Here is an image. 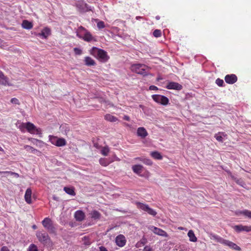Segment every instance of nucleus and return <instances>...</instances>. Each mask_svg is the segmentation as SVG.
Segmentation results:
<instances>
[{
    "label": "nucleus",
    "mask_w": 251,
    "mask_h": 251,
    "mask_svg": "<svg viewBox=\"0 0 251 251\" xmlns=\"http://www.w3.org/2000/svg\"><path fill=\"white\" fill-rule=\"evenodd\" d=\"M90 53L102 62H106L109 59L106 51L97 47H93L90 50Z\"/></svg>",
    "instance_id": "nucleus-1"
},
{
    "label": "nucleus",
    "mask_w": 251,
    "mask_h": 251,
    "mask_svg": "<svg viewBox=\"0 0 251 251\" xmlns=\"http://www.w3.org/2000/svg\"><path fill=\"white\" fill-rule=\"evenodd\" d=\"M131 70L133 72L143 76H147L149 74L150 68L144 64H133L131 66Z\"/></svg>",
    "instance_id": "nucleus-2"
},
{
    "label": "nucleus",
    "mask_w": 251,
    "mask_h": 251,
    "mask_svg": "<svg viewBox=\"0 0 251 251\" xmlns=\"http://www.w3.org/2000/svg\"><path fill=\"white\" fill-rule=\"evenodd\" d=\"M212 239L215 240L217 242L228 246L230 249H232L234 250L237 251H240L241 250V248L237 246L236 244L229 240L224 239L218 235L215 234L212 235Z\"/></svg>",
    "instance_id": "nucleus-3"
},
{
    "label": "nucleus",
    "mask_w": 251,
    "mask_h": 251,
    "mask_svg": "<svg viewBox=\"0 0 251 251\" xmlns=\"http://www.w3.org/2000/svg\"><path fill=\"white\" fill-rule=\"evenodd\" d=\"M36 235L39 241L44 246H52V243L47 232L37 231L36 233Z\"/></svg>",
    "instance_id": "nucleus-4"
},
{
    "label": "nucleus",
    "mask_w": 251,
    "mask_h": 251,
    "mask_svg": "<svg viewBox=\"0 0 251 251\" xmlns=\"http://www.w3.org/2000/svg\"><path fill=\"white\" fill-rule=\"evenodd\" d=\"M75 6L78 11L81 13H84L88 11H92L93 7L89 6L84 0H79L75 3Z\"/></svg>",
    "instance_id": "nucleus-5"
},
{
    "label": "nucleus",
    "mask_w": 251,
    "mask_h": 251,
    "mask_svg": "<svg viewBox=\"0 0 251 251\" xmlns=\"http://www.w3.org/2000/svg\"><path fill=\"white\" fill-rule=\"evenodd\" d=\"M42 224L43 226L50 233H54L55 232V228L54 227L52 222L50 218H45L42 221Z\"/></svg>",
    "instance_id": "nucleus-6"
},
{
    "label": "nucleus",
    "mask_w": 251,
    "mask_h": 251,
    "mask_svg": "<svg viewBox=\"0 0 251 251\" xmlns=\"http://www.w3.org/2000/svg\"><path fill=\"white\" fill-rule=\"evenodd\" d=\"M137 206L138 208L142 209L151 216H155L157 214V212L153 209L150 208L148 204L137 202Z\"/></svg>",
    "instance_id": "nucleus-7"
},
{
    "label": "nucleus",
    "mask_w": 251,
    "mask_h": 251,
    "mask_svg": "<svg viewBox=\"0 0 251 251\" xmlns=\"http://www.w3.org/2000/svg\"><path fill=\"white\" fill-rule=\"evenodd\" d=\"M152 98L157 103L164 105H167L169 101L166 97L160 95H153Z\"/></svg>",
    "instance_id": "nucleus-8"
},
{
    "label": "nucleus",
    "mask_w": 251,
    "mask_h": 251,
    "mask_svg": "<svg viewBox=\"0 0 251 251\" xmlns=\"http://www.w3.org/2000/svg\"><path fill=\"white\" fill-rule=\"evenodd\" d=\"M149 229L155 234L163 237H166L167 236V233L164 230L154 226H151L149 227Z\"/></svg>",
    "instance_id": "nucleus-9"
},
{
    "label": "nucleus",
    "mask_w": 251,
    "mask_h": 251,
    "mask_svg": "<svg viewBox=\"0 0 251 251\" xmlns=\"http://www.w3.org/2000/svg\"><path fill=\"white\" fill-rule=\"evenodd\" d=\"M115 242L118 246L123 247L126 245V240L124 235L120 234L116 237Z\"/></svg>",
    "instance_id": "nucleus-10"
},
{
    "label": "nucleus",
    "mask_w": 251,
    "mask_h": 251,
    "mask_svg": "<svg viewBox=\"0 0 251 251\" xmlns=\"http://www.w3.org/2000/svg\"><path fill=\"white\" fill-rule=\"evenodd\" d=\"M233 229L237 232L242 231L250 232L251 231V226H243L242 225H236L233 226Z\"/></svg>",
    "instance_id": "nucleus-11"
},
{
    "label": "nucleus",
    "mask_w": 251,
    "mask_h": 251,
    "mask_svg": "<svg viewBox=\"0 0 251 251\" xmlns=\"http://www.w3.org/2000/svg\"><path fill=\"white\" fill-rule=\"evenodd\" d=\"M166 88L168 89L180 90L182 89V86L177 82H169L166 86Z\"/></svg>",
    "instance_id": "nucleus-12"
},
{
    "label": "nucleus",
    "mask_w": 251,
    "mask_h": 251,
    "mask_svg": "<svg viewBox=\"0 0 251 251\" xmlns=\"http://www.w3.org/2000/svg\"><path fill=\"white\" fill-rule=\"evenodd\" d=\"M225 80L227 83L233 84L237 80V77L235 75L231 74L226 75Z\"/></svg>",
    "instance_id": "nucleus-13"
},
{
    "label": "nucleus",
    "mask_w": 251,
    "mask_h": 251,
    "mask_svg": "<svg viewBox=\"0 0 251 251\" xmlns=\"http://www.w3.org/2000/svg\"><path fill=\"white\" fill-rule=\"evenodd\" d=\"M51 33L50 29L48 27H45L41 33L38 34V36L42 39H46Z\"/></svg>",
    "instance_id": "nucleus-14"
},
{
    "label": "nucleus",
    "mask_w": 251,
    "mask_h": 251,
    "mask_svg": "<svg viewBox=\"0 0 251 251\" xmlns=\"http://www.w3.org/2000/svg\"><path fill=\"white\" fill-rule=\"evenodd\" d=\"M137 135L141 138H145L148 135V133L144 127H140L137 128Z\"/></svg>",
    "instance_id": "nucleus-15"
},
{
    "label": "nucleus",
    "mask_w": 251,
    "mask_h": 251,
    "mask_svg": "<svg viewBox=\"0 0 251 251\" xmlns=\"http://www.w3.org/2000/svg\"><path fill=\"white\" fill-rule=\"evenodd\" d=\"M88 31L84 27L80 26L76 30V36L80 39H82Z\"/></svg>",
    "instance_id": "nucleus-16"
},
{
    "label": "nucleus",
    "mask_w": 251,
    "mask_h": 251,
    "mask_svg": "<svg viewBox=\"0 0 251 251\" xmlns=\"http://www.w3.org/2000/svg\"><path fill=\"white\" fill-rule=\"evenodd\" d=\"M144 167L140 164L134 165L132 166L133 172L137 175L141 176V174L143 171Z\"/></svg>",
    "instance_id": "nucleus-17"
},
{
    "label": "nucleus",
    "mask_w": 251,
    "mask_h": 251,
    "mask_svg": "<svg viewBox=\"0 0 251 251\" xmlns=\"http://www.w3.org/2000/svg\"><path fill=\"white\" fill-rule=\"evenodd\" d=\"M75 218L76 221L78 222H81L85 218V214L81 210H77L75 213Z\"/></svg>",
    "instance_id": "nucleus-18"
},
{
    "label": "nucleus",
    "mask_w": 251,
    "mask_h": 251,
    "mask_svg": "<svg viewBox=\"0 0 251 251\" xmlns=\"http://www.w3.org/2000/svg\"><path fill=\"white\" fill-rule=\"evenodd\" d=\"M31 195H32V190L30 188H28L26 189L25 195V201L28 204H30L32 202L31 201Z\"/></svg>",
    "instance_id": "nucleus-19"
},
{
    "label": "nucleus",
    "mask_w": 251,
    "mask_h": 251,
    "mask_svg": "<svg viewBox=\"0 0 251 251\" xmlns=\"http://www.w3.org/2000/svg\"><path fill=\"white\" fill-rule=\"evenodd\" d=\"M0 85H10L7 77L3 75L1 71H0Z\"/></svg>",
    "instance_id": "nucleus-20"
},
{
    "label": "nucleus",
    "mask_w": 251,
    "mask_h": 251,
    "mask_svg": "<svg viewBox=\"0 0 251 251\" xmlns=\"http://www.w3.org/2000/svg\"><path fill=\"white\" fill-rule=\"evenodd\" d=\"M84 64L87 66H93L96 65L95 61L89 56H86L84 59Z\"/></svg>",
    "instance_id": "nucleus-21"
},
{
    "label": "nucleus",
    "mask_w": 251,
    "mask_h": 251,
    "mask_svg": "<svg viewBox=\"0 0 251 251\" xmlns=\"http://www.w3.org/2000/svg\"><path fill=\"white\" fill-rule=\"evenodd\" d=\"M26 130L30 133H34L35 131H38L36 126L30 122L26 123Z\"/></svg>",
    "instance_id": "nucleus-22"
},
{
    "label": "nucleus",
    "mask_w": 251,
    "mask_h": 251,
    "mask_svg": "<svg viewBox=\"0 0 251 251\" xmlns=\"http://www.w3.org/2000/svg\"><path fill=\"white\" fill-rule=\"evenodd\" d=\"M82 39L88 42L96 41L95 38L92 35V34L89 31L87 32V33L85 35V36Z\"/></svg>",
    "instance_id": "nucleus-23"
},
{
    "label": "nucleus",
    "mask_w": 251,
    "mask_h": 251,
    "mask_svg": "<svg viewBox=\"0 0 251 251\" xmlns=\"http://www.w3.org/2000/svg\"><path fill=\"white\" fill-rule=\"evenodd\" d=\"M236 214L237 215H243L251 219V211L248 210L238 211L236 212Z\"/></svg>",
    "instance_id": "nucleus-24"
},
{
    "label": "nucleus",
    "mask_w": 251,
    "mask_h": 251,
    "mask_svg": "<svg viewBox=\"0 0 251 251\" xmlns=\"http://www.w3.org/2000/svg\"><path fill=\"white\" fill-rule=\"evenodd\" d=\"M91 217L94 220L100 219L101 216V214L97 210H93L90 213Z\"/></svg>",
    "instance_id": "nucleus-25"
},
{
    "label": "nucleus",
    "mask_w": 251,
    "mask_h": 251,
    "mask_svg": "<svg viewBox=\"0 0 251 251\" xmlns=\"http://www.w3.org/2000/svg\"><path fill=\"white\" fill-rule=\"evenodd\" d=\"M22 26L24 28L26 29H30L33 26L32 23L27 20L23 21Z\"/></svg>",
    "instance_id": "nucleus-26"
},
{
    "label": "nucleus",
    "mask_w": 251,
    "mask_h": 251,
    "mask_svg": "<svg viewBox=\"0 0 251 251\" xmlns=\"http://www.w3.org/2000/svg\"><path fill=\"white\" fill-rule=\"evenodd\" d=\"M226 136V135L224 132H219L218 134H216L215 135V137L217 141L221 142H223L224 140V138Z\"/></svg>",
    "instance_id": "nucleus-27"
},
{
    "label": "nucleus",
    "mask_w": 251,
    "mask_h": 251,
    "mask_svg": "<svg viewBox=\"0 0 251 251\" xmlns=\"http://www.w3.org/2000/svg\"><path fill=\"white\" fill-rule=\"evenodd\" d=\"M188 236L189 237V240L190 241L193 242L197 241V238L196 237L194 232L192 230H190L188 231Z\"/></svg>",
    "instance_id": "nucleus-28"
},
{
    "label": "nucleus",
    "mask_w": 251,
    "mask_h": 251,
    "mask_svg": "<svg viewBox=\"0 0 251 251\" xmlns=\"http://www.w3.org/2000/svg\"><path fill=\"white\" fill-rule=\"evenodd\" d=\"M64 190L67 194L71 196H74L75 195L74 188L72 187H65L64 188Z\"/></svg>",
    "instance_id": "nucleus-29"
},
{
    "label": "nucleus",
    "mask_w": 251,
    "mask_h": 251,
    "mask_svg": "<svg viewBox=\"0 0 251 251\" xmlns=\"http://www.w3.org/2000/svg\"><path fill=\"white\" fill-rule=\"evenodd\" d=\"M104 118L106 120L111 122H115L118 120L116 117L110 114H106L105 115Z\"/></svg>",
    "instance_id": "nucleus-30"
},
{
    "label": "nucleus",
    "mask_w": 251,
    "mask_h": 251,
    "mask_svg": "<svg viewBox=\"0 0 251 251\" xmlns=\"http://www.w3.org/2000/svg\"><path fill=\"white\" fill-rule=\"evenodd\" d=\"M151 156L156 159L161 160L162 159V156L158 151H152L151 153Z\"/></svg>",
    "instance_id": "nucleus-31"
},
{
    "label": "nucleus",
    "mask_w": 251,
    "mask_h": 251,
    "mask_svg": "<svg viewBox=\"0 0 251 251\" xmlns=\"http://www.w3.org/2000/svg\"><path fill=\"white\" fill-rule=\"evenodd\" d=\"M66 144V142L64 139L58 138L57 141L56 143V146L62 147V146H65Z\"/></svg>",
    "instance_id": "nucleus-32"
},
{
    "label": "nucleus",
    "mask_w": 251,
    "mask_h": 251,
    "mask_svg": "<svg viewBox=\"0 0 251 251\" xmlns=\"http://www.w3.org/2000/svg\"><path fill=\"white\" fill-rule=\"evenodd\" d=\"M100 163L103 166H107L109 164V161L105 158H100L99 160Z\"/></svg>",
    "instance_id": "nucleus-33"
},
{
    "label": "nucleus",
    "mask_w": 251,
    "mask_h": 251,
    "mask_svg": "<svg viewBox=\"0 0 251 251\" xmlns=\"http://www.w3.org/2000/svg\"><path fill=\"white\" fill-rule=\"evenodd\" d=\"M109 151V149L107 146L104 147L101 150V154L104 156H107L108 155Z\"/></svg>",
    "instance_id": "nucleus-34"
},
{
    "label": "nucleus",
    "mask_w": 251,
    "mask_h": 251,
    "mask_svg": "<svg viewBox=\"0 0 251 251\" xmlns=\"http://www.w3.org/2000/svg\"><path fill=\"white\" fill-rule=\"evenodd\" d=\"M49 140H50V142L52 144L56 146V143L57 142V140H58V138L57 137L52 136V135H50L49 136Z\"/></svg>",
    "instance_id": "nucleus-35"
},
{
    "label": "nucleus",
    "mask_w": 251,
    "mask_h": 251,
    "mask_svg": "<svg viewBox=\"0 0 251 251\" xmlns=\"http://www.w3.org/2000/svg\"><path fill=\"white\" fill-rule=\"evenodd\" d=\"M140 161L147 165L151 166L152 164V162L151 161V160H150V159H148V158H144L143 159H140Z\"/></svg>",
    "instance_id": "nucleus-36"
},
{
    "label": "nucleus",
    "mask_w": 251,
    "mask_h": 251,
    "mask_svg": "<svg viewBox=\"0 0 251 251\" xmlns=\"http://www.w3.org/2000/svg\"><path fill=\"white\" fill-rule=\"evenodd\" d=\"M28 251H38L37 247L35 245L32 244L29 246Z\"/></svg>",
    "instance_id": "nucleus-37"
},
{
    "label": "nucleus",
    "mask_w": 251,
    "mask_h": 251,
    "mask_svg": "<svg viewBox=\"0 0 251 251\" xmlns=\"http://www.w3.org/2000/svg\"><path fill=\"white\" fill-rule=\"evenodd\" d=\"M153 35L155 37H159L161 36V31L159 29H155L153 32Z\"/></svg>",
    "instance_id": "nucleus-38"
},
{
    "label": "nucleus",
    "mask_w": 251,
    "mask_h": 251,
    "mask_svg": "<svg viewBox=\"0 0 251 251\" xmlns=\"http://www.w3.org/2000/svg\"><path fill=\"white\" fill-rule=\"evenodd\" d=\"M19 129L21 130V131L24 132L25 131V129H26V123H22L19 126Z\"/></svg>",
    "instance_id": "nucleus-39"
},
{
    "label": "nucleus",
    "mask_w": 251,
    "mask_h": 251,
    "mask_svg": "<svg viewBox=\"0 0 251 251\" xmlns=\"http://www.w3.org/2000/svg\"><path fill=\"white\" fill-rule=\"evenodd\" d=\"M216 83L217 85H218L220 87H222L223 86V84H224V80L223 79H221L220 78H217L216 80Z\"/></svg>",
    "instance_id": "nucleus-40"
},
{
    "label": "nucleus",
    "mask_w": 251,
    "mask_h": 251,
    "mask_svg": "<svg viewBox=\"0 0 251 251\" xmlns=\"http://www.w3.org/2000/svg\"><path fill=\"white\" fill-rule=\"evenodd\" d=\"M97 27L100 28H103L105 27L104 23L103 21H99L97 23Z\"/></svg>",
    "instance_id": "nucleus-41"
},
{
    "label": "nucleus",
    "mask_w": 251,
    "mask_h": 251,
    "mask_svg": "<svg viewBox=\"0 0 251 251\" xmlns=\"http://www.w3.org/2000/svg\"><path fill=\"white\" fill-rule=\"evenodd\" d=\"M74 50L75 54L76 55H80L82 53V50L77 48H75L74 49Z\"/></svg>",
    "instance_id": "nucleus-42"
},
{
    "label": "nucleus",
    "mask_w": 251,
    "mask_h": 251,
    "mask_svg": "<svg viewBox=\"0 0 251 251\" xmlns=\"http://www.w3.org/2000/svg\"><path fill=\"white\" fill-rule=\"evenodd\" d=\"M24 148L25 150H26L27 151L32 152V150H33L34 148L32 147L31 146H28V145H25L24 146Z\"/></svg>",
    "instance_id": "nucleus-43"
},
{
    "label": "nucleus",
    "mask_w": 251,
    "mask_h": 251,
    "mask_svg": "<svg viewBox=\"0 0 251 251\" xmlns=\"http://www.w3.org/2000/svg\"><path fill=\"white\" fill-rule=\"evenodd\" d=\"M11 103H12L13 104H18V105L20 104L19 100L17 98H15L11 99Z\"/></svg>",
    "instance_id": "nucleus-44"
},
{
    "label": "nucleus",
    "mask_w": 251,
    "mask_h": 251,
    "mask_svg": "<svg viewBox=\"0 0 251 251\" xmlns=\"http://www.w3.org/2000/svg\"><path fill=\"white\" fill-rule=\"evenodd\" d=\"M83 239H84V244L85 245H90L91 244V242L88 240V239L87 238H86V237H84Z\"/></svg>",
    "instance_id": "nucleus-45"
},
{
    "label": "nucleus",
    "mask_w": 251,
    "mask_h": 251,
    "mask_svg": "<svg viewBox=\"0 0 251 251\" xmlns=\"http://www.w3.org/2000/svg\"><path fill=\"white\" fill-rule=\"evenodd\" d=\"M143 251H152V249L150 247L146 246L144 247Z\"/></svg>",
    "instance_id": "nucleus-46"
},
{
    "label": "nucleus",
    "mask_w": 251,
    "mask_h": 251,
    "mask_svg": "<svg viewBox=\"0 0 251 251\" xmlns=\"http://www.w3.org/2000/svg\"><path fill=\"white\" fill-rule=\"evenodd\" d=\"M150 90H158V88L154 85H151L149 87Z\"/></svg>",
    "instance_id": "nucleus-47"
},
{
    "label": "nucleus",
    "mask_w": 251,
    "mask_h": 251,
    "mask_svg": "<svg viewBox=\"0 0 251 251\" xmlns=\"http://www.w3.org/2000/svg\"><path fill=\"white\" fill-rule=\"evenodd\" d=\"M32 153H34V154H37L38 155L39 154H40L41 152L40 151H39L38 150H36V149H34L33 150H32Z\"/></svg>",
    "instance_id": "nucleus-48"
},
{
    "label": "nucleus",
    "mask_w": 251,
    "mask_h": 251,
    "mask_svg": "<svg viewBox=\"0 0 251 251\" xmlns=\"http://www.w3.org/2000/svg\"><path fill=\"white\" fill-rule=\"evenodd\" d=\"M99 251H108V250L105 247L103 246H100L99 247Z\"/></svg>",
    "instance_id": "nucleus-49"
},
{
    "label": "nucleus",
    "mask_w": 251,
    "mask_h": 251,
    "mask_svg": "<svg viewBox=\"0 0 251 251\" xmlns=\"http://www.w3.org/2000/svg\"><path fill=\"white\" fill-rule=\"evenodd\" d=\"M0 251H9V250L7 247L3 246L1 248Z\"/></svg>",
    "instance_id": "nucleus-50"
},
{
    "label": "nucleus",
    "mask_w": 251,
    "mask_h": 251,
    "mask_svg": "<svg viewBox=\"0 0 251 251\" xmlns=\"http://www.w3.org/2000/svg\"><path fill=\"white\" fill-rule=\"evenodd\" d=\"M124 119L126 121H129V117L128 116H125L124 117Z\"/></svg>",
    "instance_id": "nucleus-51"
},
{
    "label": "nucleus",
    "mask_w": 251,
    "mask_h": 251,
    "mask_svg": "<svg viewBox=\"0 0 251 251\" xmlns=\"http://www.w3.org/2000/svg\"><path fill=\"white\" fill-rule=\"evenodd\" d=\"M142 18H143V17H141V16H136V19H137V20H140Z\"/></svg>",
    "instance_id": "nucleus-52"
},
{
    "label": "nucleus",
    "mask_w": 251,
    "mask_h": 251,
    "mask_svg": "<svg viewBox=\"0 0 251 251\" xmlns=\"http://www.w3.org/2000/svg\"><path fill=\"white\" fill-rule=\"evenodd\" d=\"M144 158H141V157H137L135 158L136 160H138L140 161V159H143Z\"/></svg>",
    "instance_id": "nucleus-53"
},
{
    "label": "nucleus",
    "mask_w": 251,
    "mask_h": 251,
    "mask_svg": "<svg viewBox=\"0 0 251 251\" xmlns=\"http://www.w3.org/2000/svg\"><path fill=\"white\" fill-rule=\"evenodd\" d=\"M53 199L54 200L57 201H58V198H57V197H54V196L53 197Z\"/></svg>",
    "instance_id": "nucleus-54"
},
{
    "label": "nucleus",
    "mask_w": 251,
    "mask_h": 251,
    "mask_svg": "<svg viewBox=\"0 0 251 251\" xmlns=\"http://www.w3.org/2000/svg\"><path fill=\"white\" fill-rule=\"evenodd\" d=\"M155 19L157 20H158L160 19V17L159 16H156L155 17Z\"/></svg>",
    "instance_id": "nucleus-55"
},
{
    "label": "nucleus",
    "mask_w": 251,
    "mask_h": 251,
    "mask_svg": "<svg viewBox=\"0 0 251 251\" xmlns=\"http://www.w3.org/2000/svg\"><path fill=\"white\" fill-rule=\"evenodd\" d=\"M32 228L34 229H36L37 228V226L36 225H33L32 226Z\"/></svg>",
    "instance_id": "nucleus-56"
},
{
    "label": "nucleus",
    "mask_w": 251,
    "mask_h": 251,
    "mask_svg": "<svg viewBox=\"0 0 251 251\" xmlns=\"http://www.w3.org/2000/svg\"><path fill=\"white\" fill-rule=\"evenodd\" d=\"M0 151H4L2 149V148L1 147H0Z\"/></svg>",
    "instance_id": "nucleus-57"
},
{
    "label": "nucleus",
    "mask_w": 251,
    "mask_h": 251,
    "mask_svg": "<svg viewBox=\"0 0 251 251\" xmlns=\"http://www.w3.org/2000/svg\"><path fill=\"white\" fill-rule=\"evenodd\" d=\"M14 174L15 175V176H19V175L17 173H14Z\"/></svg>",
    "instance_id": "nucleus-58"
},
{
    "label": "nucleus",
    "mask_w": 251,
    "mask_h": 251,
    "mask_svg": "<svg viewBox=\"0 0 251 251\" xmlns=\"http://www.w3.org/2000/svg\"><path fill=\"white\" fill-rule=\"evenodd\" d=\"M178 228H179V229H182V227H179Z\"/></svg>",
    "instance_id": "nucleus-59"
}]
</instances>
